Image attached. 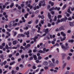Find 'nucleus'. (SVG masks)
Here are the masks:
<instances>
[{"label":"nucleus","instance_id":"64","mask_svg":"<svg viewBox=\"0 0 74 74\" xmlns=\"http://www.w3.org/2000/svg\"><path fill=\"white\" fill-rule=\"evenodd\" d=\"M5 67L6 69H7V68H8V65H5Z\"/></svg>","mask_w":74,"mask_h":74},{"label":"nucleus","instance_id":"11","mask_svg":"<svg viewBox=\"0 0 74 74\" xmlns=\"http://www.w3.org/2000/svg\"><path fill=\"white\" fill-rule=\"evenodd\" d=\"M28 15H29V13H27L26 14H25L24 15L25 18H27V16H28Z\"/></svg>","mask_w":74,"mask_h":74},{"label":"nucleus","instance_id":"18","mask_svg":"<svg viewBox=\"0 0 74 74\" xmlns=\"http://www.w3.org/2000/svg\"><path fill=\"white\" fill-rule=\"evenodd\" d=\"M16 44H17V43L16 40H14L13 42V45H16Z\"/></svg>","mask_w":74,"mask_h":74},{"label":"nucleus","instance_id":"55","mask_svg":"<svg viewBox=\"0 0 74 74\" xmlns=\"http://www.w3.org/2000/svg\"><path fill=\"white\" fill-rule=\"evenodd\" d=\"M44 18H45V17L44 16H41V19H44Z\"/></svg>","mask_w":74,"mask_h":74},{"label":"nucleus","instance_id":"63","mask_svg":"<svg viewBox=\"0 0 74 74\" xmlns=\"http://www.w3.org/2000/svg\"><path fill=\"white\" fill-rule=\"evenodd\" d=\"M3 46V47H4L5 46V44L4 42H3V43H2V44Z\"/></svg>","mask_w":74,"mask_h":74},{"label":"nucleus","instance_id":"3","mask_svg":"<svg viewBox=\"0 0 74 74\" xmlns=\"http://www.w3.org/2000/svg\"><path fill=\"white\" fill-rule=\"evenodd\" d=\"M69 23L70 26H73L74 25V23L73 22H69Z\"/></svg>","mask_w":74,"mask_h":74},{"label":"nucleus","instance_id":"39","mask_svg":"<svg viewBox=\"0 0 74 74\" xmlns=\"http://www.w3.org/2000/svg\"><path fill=\"white\" fill-rule=\"evenodd\" d=\"M21 37V34H19L17 36L18 38H20Z\"/></svg>","mask_w":74,"mask_h":74},{"label":"nucleus","instance_id":"45","mask_svg":"<svg viewBox=\"0 0 74 74\" xmlns=\"http://www.w3.org/2000/svg\"><path fill=\"white\" fill-rule=\"evenodd\" d=\"M21 57L22 59H23V58H24L25 57V56L24 55H22L21 56Z\"/></svg>","mask_w":74,"mask_h":74},{"label":"nucleus","instance_id":"6","mask_svg":"<svg viewBox=\"0 0 74 74\" xmlns=\"http://www.w3.org/2000/svg\"><path fill=\"white\" fill-rule=\"evenodd\" d=\"M48 32H49L48 29L47 28L46 29V30L45 31V33L48 34Z\"/></svg>","mask_w":74,"mask_h":74},{"label":"nucleus","instance_id":"20","mask_svg":"<svg viewBox=\"0 0 74 74\" xmlns=\"http://www.w3.org/2000/svg\"><path fill=\"white\" fill-rule=\"evenodd\" d=\"M44 64L45 66H47L48 65V62H44Z\"/></svg>","mask_w":74,"mask_h":74},{"label":"nucleus","instance_id":"46","mask_svg":"<svg viewBox=\"0 0 74 74\" xmlns=\"http://www.w3.org/2000/svg\"><path fill=\"white\" fill-rule=\"evenodd\" d=\"M38 20H36L35 21L36 23L37 24V23H38Z\"/></svg>","mask_w":74,"mask_h":74},{"label":"nucleus","instance_id":"29","mask_svg":"<svg viewBox=\"0 0 74 74\" xmlns=\"http://www.w3.org/2000/svg\"><path fill=\"white\" fill-rule=\"evenodd\" d=\"M6 34H8V36H11V34L9 33V32H7Z\"/></svg>","mask_w":74,"mask_h":74},{"label":"nucleus","instance_id":"41","mask_svg":"<svg viewBox=\"0 0 74 74\" xmlns=\"http://www.w3.org/2000/svg\"><path fill=\"white\" fill-rule=\"evenodd\" d=\"M68 19V20H69V21H71V20H72V18L71 17H69Z\"/></svg>","mask_w":74,"mask_h":74},{"label":"nucleus","instance_id":"54","mask_svg":"<svg viewBox=\"0 0 74 74\" xmlns=\"http://www.w3.org/2000/svg\"><path fill=\"white\" fill-rule=\"evenodd\" d=\"M7 31H8V32H11V29H7Z\"/></svg>","mask_w":74,"mask_h":74},{"label":"nucleus","instance_id":"23","mask_svg":"<svg viewBox=\"0 0 74 74\" xmlns=\"http://www.w3.org/2000/svg\"><path fill=\"white\" fill-rule=\"evenodd\" d=\"M55 60L54 58L52 59V61L53 64H54L55 63Z\"/></svg>","mask_w":74,"mask_h":74},{"label":"nucleus","instance_id":"49","mask_svg":"<svg viewBox=\"0 0 74 74\" xmlns=\"http://www.w3.org/2000/svg\"><path fill=\"white\" fill-rule=\"evenodd\" d=\"M8 4H9V3L8 2H6L5 4V5H8Z\"/></svg>","mask_w":74,"mask_h":74},{"label":"nucleus","instance_id":"12","mask_svg":"<svg viewBox=\"0 0 74 74\" xmlns=\"http://www.w3.org/2000/svg\"><path fill=\"white\" fill-rule=\"evenodd\" d=\"M14 3H12L11 5L10 6V8H12V7H14Z\"/></svg>","mask_w":74,"mask_h":74},{"label":"nucleus","instance_id":"58","mask_svg":"<svg viewBox=\"0 0 74 74\" xmlns=\"http://www.w3.org/2000/svg\"><path fill=\"white\" fill-rule=\"evenodd\" d=\"M16 35V32H14V34L13 36H15Z\"/></svg>","mask_w":74,"mask_h":74},{"label":"nucleus","instance_id":"34","mask_svg":"<svg viewBox=\"0 0 74 74\" xmlns=\"http://www.w3.org/2000/svg\"><path fill=\"white\" fill-rule=\"evenodd\" d=\"M65 21V20H64V19L63 18V19H61L60 21L61 22H63V21Z\"/></svg>","mask_w":74,"mask_h":74},{"label":"nucleus","instance_id":"25","mask_svg":"<svg viewBox=\"0 0 74 74\" xmlns=\"http://www.w3.org/2000/svg\"><path fill=\"white\" fill-rule=\"evenodd\" d=\"M66 5L65 4L64 5V6H63L62 8V10H64V8L66 7Z\"/></svg>","mask_w":74,"mask_h":74},{"label":"nucleus","instance_id":"8","mask_svg":"<svg viewBox=\"0 0 74 74\" xmlns=\"http://www.w3.org/2000/svg\"><path fill=\"white\" fill-rule=\"evenodd\" d=\"M61 47L62 49H63L64 50H65V49H66V47L65 46H64L63 45H62L61 46Z\"/></svg>","mask_w":74,"mask_h":74},{"label":"nucleus","instance_id":"5","mask_svg":"<svg viewBox=\"0 0 74 74\" xmlns=\"http://www.w3.org/2000/svg\"><path fill=\"white\" fill-rule=\"evenodd\" d=\"M65 56H66V54H62V60H63V59H64Z\"/></svg>","mask_w":74,"mask_h":74},{"label":"nucleus","instance_id":"16","mask_svg":"<svg viewBox=\"0 0 74 74\" xmlns=\"http://www.w3.org/2000/svg\"><path fill=\"white\" fill-rule=\"evenodd\" d=\"M55 10V8L53 7L49 9V11H51L52 10Z\"/></svg>","mask_w":74,"mask_h":74},{"label":"nucleus","instance_id":"17","mask_svg":"<svg viewBox=\"0 0 74 74\" xmlns=\"http://www.w3.org/2000/svg\"><path fill=\"white\" fill-rule=\"evenodd\" d=\"M34 60H36L37 59V56L36 55L34 56Z\"/></svg>","mask_w":74,"mask_h":74},{"label":"nucleus","instance_id":"40","mask_svg":"<svg viewBox=\"0 0 74 74\" xmlns=\"http://www.w3.org/2000/svg\"><path fill=\"white\" fill-rule=\"evenodd\" d=\"M56 19H57V17H56V16H55L54 19V21H56Z\"/></svg>","mask_w":74,"mask_h":74},{"label":"nucleus","instance_id":"35","mask_svg":"<svg viewBox=\"0 0 74 74\" xmlns=\"http://www.w3.org/2000/svg\"><path fill=\"white\" fill-rule=\"evenodd\" d=\"M23 29L24 30H27V29H28V27H24Z\"/></svg>","mask_w":74,"mask_h":74},{"label":"nucleus","instance_id":"37","mask_svg":"<svg viewBox=\"0 0 74 74\" xmlns=\"http://www.w3.org/2000/svg\"><path fill=\"white\" fill-rule=\"evenodd\" d=\"M40 23H41V24H44V21H42V20H41L40 21Z\"/></svg>","mask_w":74,"mask_h":74},{"label":"nucleus","instance_id":"52","mask_svg":"<svg viewBox=\"0 0 74 74\" xmlns=\"http://www.w3.org/2000/svg\"><path fill=\"white\" fill-rule=\"evenodd\" d=\"M36 62L37 63H39V60H36Z\"/></svg>","mask_w":74,"mask_h":74},{"label":"nucleus","instance_id":"38","mask_svg":"<svg viewBox=\"0 0 74 74\" xmlns=\"http://www.w3.org/2000/svg\"><path fill=\"white\" fill-rule=\"evenodd\" d=\"M19 67H21V68H23V65L21 64L20 65Z\"/></svg>","mask_w":74,"mask_h":74},{"label":"nucleus","instance_id":"62","mask_svg":"<svg viewBox=\"0 0 74 74\" xmlns=\"http://www.w3.org/2000/svg\"><path fill=\"white\" fill-rule=\"evenodd\" d=\"M5 29H2V32H3V33L5 32Z\"/></svg>","mask_w":74,"mask_h":74},{"label":"nucleus","instance_id":"56","mask_svg":"<svg viewBox=\"0 0 74 74\" xmlns=\"http://www.w3.org/2000/svg\"><path fill=\"white\" fill-rule=\"evenodd\" d=\"M49 58H48V57H46V58H44V59H45V60H48Z\"/></svg>","mask_w":74,"mask_h":74},{"label":"nucleus","instance_id":"30","mask_svg":"<svg viewBox=\"0 0 74 74\" xmlns=\"http://www.w3.org/2000/svg\"><path fill=\"white\" fill-rule=\"evenodd\" d=\"M0 8L1 9V11H2V10H4V9L2 8V6H0Z\"/></svg>","mask_w":74,"mask_h":74},{"label":"nucleus","instance_id":"7","mask_svg":"<svg viewBox=\"0 0 74 74\" xmlns=\"http://www.w3.org/2000/svg\"><path fill=\"white\" fill-rule=\"evenodd\" d=\"M49 4H51V6H53V5H54L53 2H51V1L49 2Z\"/></svg>","mask_w":74,"mask_h":74},{"label":"nucleus","instance_id":"44","mask_svg":"<svg viewBox=\"0 0 74 74\" xmlns=\"http://www.w3.org/2000/svg\"><path fill=\"white\" fill-rule=\"evenodd\" d=\"M35 31H36V29H32V32H35Z\"/></svg>","mask_w":74,"mask_h":74},{"label":"nucleus","instance_id":"48","mask_svg":"<svg viewBox=\"0 0 74 74\" xmlns=\"http://www.w3.org/2000/svg\"><path fill=\"white\" fill-rule=\"evenodd\" d=\"M51 12L52 14V15H54L55 14V12L53 11H52Z\"/></svg>","mask_w":74,"mask_h":74},{"label":"nucleus","instance_id":"27","mask_svg":"<svg viewBox=\"0 0 74 74\" xmlns=\"http://www.w3.org/2000/svg\"><path fill=\"white\" fill-rule=\"evenodd\" d=\"M57 18L58 19L60 18H62V15H60L58 16Z\"/></svg>","mask_w":74,"mask_h":74},{"label":"nucleus","instance_id":"43","mask_svg":"<svg viewBox=\"0 0 74 74\" xmlns=\"http://www.w3.org/2000/svg\"><path fill=\"white\" fill-rule=\"evenodd\" d=\"M44 68L45 70H47V69H48V67L47 66H45Z\"/></svg>","mask_w":74,"mask_h":74},{"label":"nucleus","instance_id":"13","mask_svg":"<svg viewBox=\"0 0 74 74\" xmlns=\"http://www.w3.org/2000/svg\"><path fill=\"white\" fill-rule=\"evenodd\" d=\"M42 6H45V1L42 2Z\"/></svg>","mask_w":74,"mask_h":74},{"label":"nucleus","instance_id":"9","mask_svg":"<svg viewBox=\"0 0 74 74\" xmlns=\"http://www.w3.org/2000/svg\"><path fill=\"white\" fill-rule=\"evenodd\" d=\"M61 34L62 35V36H64V37L66 36V34H64V32H61Z\"/></svg>","mask_w":74,"mask_h":74},{"label":"nucleus","instance_id":"50","mask_svg":"<svg viewBox=\"0 0 74 74\" xmlns=\"http://www.w3.org/2000/svg\"><path fill=\"white\" fill-rule=\"evenodd\" d=\"M9 27H11V26H12V24L11 23H10L9 25Z\"/></svg>","mask_w":74,"mask_h":74},{"label":"nucleus","instance_id":"53","mask_svg":"<svg viewBox=\"0 0 74 74\" xmlns=\"http://www.w3.org/2000/svg\"><path fill=\"white\" fill-rule=\"evenodd\" d=\"M36 66H33L32 67V69H36Z\"/></svg>","mask_w":74,"mask_h":74},{"label":"nucleus","instance_id":"36","mask_svg":"<svg viewBox=\"0 0 74 74\" xmlns=\"http://www.w3.org/2000/svg\"><path fill=\"white\" fill-rule=\"evenodd\" d=\"M33 59V58L32 57H31L29 58V60H32Z\"/></svg>","mask_w":74,"mask_h":74},{"label":"nucleus","instance_id":"1","mask_svg":"<svg viewBox=\"0 0 74 74\" xmlns=\"http://www.w3.org/2000/svg\"><path fill=\"white\" fill-rule=\"evenodd\" d=\"M50 67H51V68H53V67H55V65L53 63H51L49 65Z\"/></svg>","mask_w":74,"mask_h":74},{"label":"nucleus","instance_id":"33","mask_svg":"<svg viewBox=\"0 0 74 74\" xmlns=\"http://www.w3.org/2000/svg\"><path fill=\"white\" fill-rule=\"evenodd\" d=\"M59 46V44H58V43H56V44H55V45H54L53 46V47H55V46Z\"/></svg>","mask_w":74,"mask_h":74},{"label":"nucleus","instance_id":"2","mask_svg":"<svg viewBox=\"0 0 74 74\" xmlns=\"http://www.w3.org/2000/svg\"><path fill=\"white\" fill-rule=\"evenodd\" d=\"M59 30L60 31H61V30H64L65 29L64 27L63 26H61L59 28Z\"/></svg>","mask_w":74,"mask_h":74},{"label":"nucleus","instance_id":"26","mask_svg":"<svg viewBox=\"0 0 74 74\" xmlns=\"http://www.w3.org/2000/svg\"><path fill=\"white\" fill-rule=\"evenodd\" d=\"M15 63V61H14L12 62H11L10 63V65H12V64H13Z\"/></svg>","mask_w":74,"mask_h":74},{"label":"nucleus","instance_id":"4","mask_svg":"<svg viewBox=\"0 0 74 74\" xmlns=\"http://www.w3.org/2000/svg\"><path fill=\"white\" fill-rule=\"evenodd\" d=\"M66 37H64L63 38H62V37H60V39L61 40V41H63V40H66Z\"/></svg>","mask_w":74,"mask_h":74},{"label":"nucleus","instance_id":"42","mask_svg":"<svg viewBox=\"0 0 74 74\" xmlns=\"http://www.w3.org/2000/svg\"><path fill=\"white\" fill-rule=\"evenodd\" d=\"M6 63H7V61H5L3 63V64L4 65H5Z\"/></svg>","mask_w":74,"mask_h":74},{"label":"nucleus","instance_id":"14","mask_svg":"<svg viewBox=\"0 0 74 74\" xmlns=\"http://www.w3.org/2000/svg\"><path fill=\"white\" fill-rule=\"evenodd\" d=\"M67 12H68L69 13H70L71 14H72V12L71 11H70V9H68Z\"/></svg>","mask_w":74,"mask_h":74},{"label":"nucleus","instance_id":"22","mask_svg":"<svg viewBox=\"0 0 74 74\" xmlns=\"http://www.w3.org/2000/svg\"><path fill=\"white\" fill-rule=\"evenodd\" d=\"M24 34H26V35H29V32L27 31V32H25Z\"/></svg>","mask_w":74,"mask_h":74},{"label":"nucleus","instance_id":"21","mask_svg":"<svg viewBox=\"0 0 74 74\" xmlns=\"http://www.w3.org/2000/svg\"><path fill=\"white\" fill-rule=\"evenodd\" d=\"M42 58V57H41V56H39V57H38V60H41V59Z\"/></svg>","mask_w":74,"mask_h":74},{"label":"nucleus","instance_id":"15","mask_svg":"<svg viewBox=\"0 0 74 74\" xmlns=\"http://www.w3.org/2000/svg\"><path fill=\"white\" fill-rule=\"evenodd\" d=\"M16 73V71H14V70H12V74H15V73Z\"/></svg>","mask_w":74,"mask_h":74},{"label":"nucleus","instance_id":"59","mask_svg":"<svg viewBox=\"0 0 74 74\" xmlns=\"http://www.w3.org/2000/svg\"><path fill=\"white\" fill-rule=\"evenodd\" d=\"M65 74H69V71H67L65 73Z\"/></svg>","mask_w":74,"mask_h":74},{"label":"nucleus","instance_id":"51","mask_svg":"<svg viewBox=\"0 0 74 74\" xmlns=\"http://www.w3.org/2000/svg\"><path fill=\"white\" fill-rule=\"evenodd\" d=\"M18 10H21V7L20 6H18Z\"/></svg>","mask_w":74,"mask_h":74},{"label":"nucleus","instance_id":"19","mask_svg":"<svg viewBox=\"0 0 74 74\" xmlns=\"http://www.w3.org/2000/svg\"><path fill=\"white\" fill-rule=\"evenodd\" d=\"M0 58H1L2 59H4V56L3 54H1L0 56Z\"/></svg>","mask_w":74,"mask_h":74},{"label":"nucleus","instance_id":"10","mask_svg":"<svg viewBox=\"0 0 74 74\" xmlns=\"http://www.w3.org/2000/svg\"><path fill=\"white\" fill-rule=\"evenodd\" d=\"M66 63H65L62 66V69H64V67H65V66H66Z\"/></svg>","mask_w":74,"mask_h":74},{"label":"nucleus","instance_id":"61","mask_svg":"<svg viewBox=\"0 0 74 74\" xmlns=\"http://www.w3.org/2000/svg\"><path fill=\"white\" fill-rule=\"evenodd\" d=\"M51 26V24H50V23H49L48 25V26L49 27H50V26Z\"/></svg>","mask_w":74,"mask_h":74},{"label":"nucleus","instance_id":"31","mask_svg":"<svg viewBox=\"0 0 74 74\" xmlns=\"http://www.w3.org/2000/svg\"><path fill=\"white\" fill-rule=\"evenodd\" d=\"M16 70H17V71H18L19 70V67L17 66L16 68Z\"/></svg>","mask_w":74,"mask_h":74},{"label":"nucleus","instance_id":"24","mask_svg":"<svg viewBox=\"0 0 74 74\" xmlns=\"http://www.w3.org/2000/svg\"><path fill=\"white\" fill-rule=\"evenodd\" d=\"M74 42V40H69V42Z\"/></svg>","mask_w":74,"mask_h":74},{"label":"nucleus","instance_id":"47","mask_svg":"<svg viewBox=\"0 0 74 74\" xmlns=\"http://www.w3.org/2000/svg\"><path fill=\"white\" fill-rule=\"evenodd\" d=\"M18 25V23H15V24H14L13 25V26H16V25Z\"/></svg>","mask_w":74,"mask_h":74},{"label":"nucleus","instance_id":"60","mask_svg":"<svg viewBox=\"0 0 74 74\" xmlns=\"http://www.w3.org/2000/svg\"><path fill=\"white\" fill-rule=\"evenodd\" d=\"M51 44H53V45H54V44H55V42L53 41H51Z\"/></svg>","mask_w":74,"mask_h":74},{"label":"nucleus","instance_id":"57","mask_svg":"<svg viewBox=\"0 0 74 74\" xmlns=\"http://www.w3.org/2000/svg\"><path fill=\"white\" fill-rule=\"evenodd\" d=\"M11 44H12V43H11V42H10L9 43L8 45L9 46H11Z\"/></svg>","mask_w":74,"mask_h":74},{"label":"nucleus","instance_id":"28","mask_svg":"<svg viewBox=\"0 0 74 74\" xmlns=\"http://www.w3.org/2000/svg\"><path fill=\"white\" fill-rule=\"evenodd\" d=\"M22 20H23V22H25V21H26L25 19V18H24V17H22Z\"/></svg>","mask_w":74,"mask_h":74},{"label":"nucleus","instance_id":"32","mask_svg":"<svg viewBox=\"0 0 74 74\" xmlns=\"http://www.w3.org/2000/svg\"><path fill=\"white\" fill-rule=\"evenodd\" d=\"M70 57L68 56L67 58V60H70Z\"/></svg>","mask_w":74,"mask_h":74}]
</instances>
